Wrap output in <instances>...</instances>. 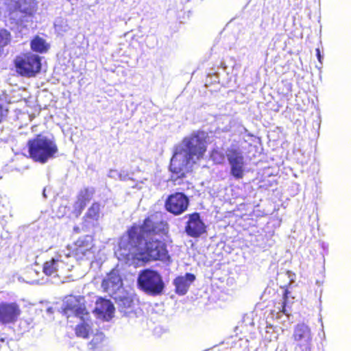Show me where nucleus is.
Listing matches in <instances>:
<instances>
[{
	"label": "nucleus",
	"mask_w": 351,
	"mask_h": 351,
	"mask_svg": "<svg viewBox=\"0 0 351 351\" xmlns=\"http://www.w3.org/2000/svg\"><path fill=\"white\" fill-rule=\"evenodd\" d=\"M47 314L51 315L54 313V309L52 306H49L46 309Z\"/></svg>",
	"instance_id": "7c9ffc66"
},
{
	"label": "nucleus",
	"mask_w": 351,
	"mask_h": 351,
	"mask_svg": "<svg viewBox=\"0 0 351 351\" xmlns=\"http://www.w3.org/2000/svg\"><path fill=\"white\" fill-rule=\"evenodd\" d=\"M195 278L193 274L188 272L184 276H177L173 281V285L175 286V292L179 295H184Z\"/></svg>",
	"instance_id": "a211bd4d"
},
{
	"label": "nucleus",
	"mask_w": 351,
	"mask_h": 351,
	"mask_svg": "<svg viewBox=\"0 0 351 351\" xmlns=\"http://www.w3.org/2000/svg\"><path fill=\"white\" fill-rule=\"evenodd\" d=\"M29 157L35 162L45 164L57 157L58 147L53 135L37 134L27 143Z\"/></svg>",
	"instance_id": "20e7f679"
},
{
	"label": "nucleus",
	"mask_w": 351,
	"mask_h": 351,
	"mask_svg": "<svg viewBox=\"0 0 351 351\" xmlns=\"http://www.w3.org/2000/svg\"><path fill=\"white\" fill-rule=\"evenodd\" d=\"M31 49L36 52L38 53H44L47 51L48 49V45L46 43V41L39 37L36 36L34 37L31 43H30Z\"/></svg>",
	"instance_id": "aec40b11"
},
{
	"label": "nucleus",
	"mask_w": 351,
	"mask_h": 351,
	"mask_svg": "<svg viewBox=\"0 0 351 351\" xmlns=\"http://www.w3.org/2000/svg\"><path fill=\"white\" fill-rule=\"evenodd\" d=\"M226 156L230 166V175L237 180L242 179L245 174L246 160L239 141L233 140L226 147Z\"/></svg>",
	"instance_id": "423d86ee"
},
{
	"label": "nucleus",
	"mask_w": 351,
	"mask_h": 351,
	"mask_svg": "<svg viewBox=\"0 0 351 351\" xmlns=\"http://www.w3.org/2000/svg\"><path fill=\"white\" fill-rule=\"evenodd\" d=\"M7 96L0 95V123L6 119L9 112V105Z\"/></svg>",
	"instance_id": "412c9836"
},
{
	"label": "nucleus",
	"mask_w": 351,
	"mask_h": 351,
	"mask_svg": "<svg viewBox=\"0 0 351 351\" xmlns=\"http://www.w3.org/2000/svg\"><path fill=\"white\" fill-rule=\"evenodd\" d=\"M75 254L77 259H82L84 257L88 258L93 254V239L90 235L80 237L75 243Z\"/></svg>",
	"instance_id": "2eb2a0df"
},
{
	"label": "nucleus",
	"mask_w": 351,
	"mask_h": 351,
	"mask_svg": "<svg viewBox=\"0 0 351 351\" xmlns=\"http://www.w3.org/2000/svg\"><path fill=\"white\" fill-rule=\"evenodd\" d=\"M43 197L46 199L47 197V195H46V188H44L43 190Z\"/></svg>",
	"instance_id": "473e14b6"
},
{
	"label": "nucleus",
	"mask_w": 351,
	"mask_h": 351,
	"mask_svg": "<svg viewBox=\"0 0 351 351\" xmlns=\"http://www.w3.org/2000/svg\"><path fill=\"white\" fill-rule=\"evenodd\" d=\"M101 288L111 298L123 293L125 289L119 269H113L106 275L101 282Z\"/></svg>",
	"instance_id": "1a4fd4ad"
},
{
	"label": "nucleus",
	"mask_w": 351,
	"mask_h": 351,
	"mask_svg": "<svg viewBox=\"0 0 351 351\" xmlns=\"http://www.w3.org/2000/svg\"><path fill=\"white\" fill-rule=\"evenodd\" d=\"M316 51V56L317 58L318 61L322 64V60L323 59V56L321 54L320 49L319 48H317L315 49Z\"/></svg>",
	"instance_id": "c756f323"
},
{
	"label": "nucleus",
	"mask_w": 351,
	"mask_h": 351,
	"mask_svg": "<svg viewBox=\"0 0 351 351\" xmlns=\"http://www.w3.org/2000/svg\"><path fill=\"white\" fill-rule=\"evenodd\" d=\"M291 293L287 290H285L283 293L284 304H287L289 302V295Z\"/></svg>",
	"instance_id": "c85d7f7f"
},
{
	"label": "nucleus",
	"mask_w": 351,
	"mask_h": 351,
	"mask_svg": "<svg viewBox=\"0 0 351 351\" xmlns=\"http://www.w3.org/2000/svg\"><path fill=\"white\" fill-rule=\"evenodd\" d=\"M8 8L11 13L20 12L30 15L34 8V0H7Z\"/></svg>",
	"instance_id": "f3484780"
},
{
	"label": "nucleus",
	"mask_w": 351,
	"mask_h": 351,
	"mask_svg": "<svg viewBox=\"0 0 351 351\" xmlns=\"http://www.w3.org/2000/svg\"><path fill=\"white\" fill-rule=\"evenodd\" d=\"M322 247L324 250H328V245L324 242L322 243Z\"/></svg>",
	"instance_id": "2f4dec72"
},
{
	"label": "nucleus",
	"mask_w": 351,
	"mask_h": 351,
	"mask_svg": "<svg viewBox=\"0 0 351 351\" xmlns=\"http://www.w3.org/2000/svg\"><path fill=\"white\" fill-rule=\"evenodd\" d=\"M207 136L204 131L194 132L175 147L169 165L174 181L184 178L196 160L203 156L206 150Z\"/></svg>",
	"instance_id": "f03ea898"
},
{
	"label": "nucleus",
	"mask_w": 351,
	"mask_h": 351,
	"mask_svg": "<svg viewBox=\"0 0 351 351\" xmlns=\"http://www.w3.org/2000/svg\"><path fill=\"white\" fill-rule=\"evenodd\" d=\"M108 176L113 179H119V171L117 169H110L108 173Z\"/></svg>",
	"instance_id": "cd10ccee"
},
{
	"label": "nucleus",
	"mask_w": 351,
	"mask_h": 351,
	"mask_svg": "<svg viewBox=\"0 0 351 351\" xmlns=\"http://www.w3.org/2000/svg\"><path fill=\"white\" fill-rule=\"evenodd\" d=\"M87 203L85 202H83L80 199H77L73 205V213L75 215L76 217H79L85 207L86 206Z\"/></svg>",
	"instance_id": "a878e982"
},
{
	"label": "nucleus",
	"mask_w": 351,
	"mask_h": 351,
	"mask_svg": "<svg viewBox=\"0 0 351 351\" xmlns=\"http://www.w3.org/2000/svg\"><path fill=\"white\" fill-rule=\"evenodd\" d=\"M16 70L25 77H34L40 72L41 57L36 54L25 53L19 56L14 60Z\"/></svg>",
	"instance_id": "0eeeda50"
},
{
	"label": "nucleus",
	"mask_w": 351,
	"mask_h": 351,
	"mask_svg": "<svg viewBox=\"0 0 351 351\" xmlns=\"http://www.w3.org/2000/svg\"><path fill=\"white\" fill-rule=\"evenodd\" d=\"M62 308L63 314L68 319L72 316L80 319L75 327L77 337L88 338L90 334H93V324L89 318L90 314L86 308L84 298L69 296L64 301Z\"/></svg>",
	"instance_id": "7ed1b4c3"
},
{
	"label": "nucleus",
	"mask_w": 351,
	"mask_h": 351,
	"mask_svg": "<svg viewBox=\"0 0 351 351\" xmlns=\"http://www.w3.org/2000/svg\"><path fill=\"white\" fill-rule=\"evenodd\" d=\"M293 337L295 341L300 342L299 346L302 351H311L312 334L308 326L304 323L298 324L294 328Z\"/></svg>",
	"instance_id": "ddd939ff"
},
{
	"label": "nucleus",
	"mask_w": 351,
	"mask_h": 351,
	"mask_svg": "<svg viewBox=\"0 0 351 351\" xmlns=\"http://www.w3.org/2000/svg\"><path fill=\"white\" fill-rule=\"evenodd\" d=\"M189 205V197L184 193L180 192L169 195L165 204L166 210L175 215H179L185 212Z\"/></svg>",
	"instance_id": "9d476101"
},
{
	"label": "nucleus",
	"mask_w": 351,
	"mask_h": 351,
	"mask_svg": "<svg viewBox=\"0 0 351 351\" xmlns=\"http://www.w3.org/2000/svg\"><path fill=\"white\" fill-rule=\"evenodd\" d=\"M71 256L58 254L47 261L43 264V271L48 276L60 277L69 272L73 265L70 261Z\"/></svg>",
	"instance_id": "6e6552de"
},
{
	"label": "nucleus",
	"mask_w": 351,
	"mask_h": 351,
	"mask_svg": "<svg viewBox=\"0 0 351 351\" xmlns=\"http://www.w3.org/2000/svg\"><path fill=\"white\" fill-rule=\"evenodd\" d=\"M101 204L99 202H94L88 208L84 217L85 221L90 222L93 225L97 223L100 217Z\"/></svg>",
	"instance_id": "6ab92c4d"
},
{
	"label": "nucleus",
	"mask_w": 351,
	"mask_h": 351,
	"mask_svg": "<svg viewBox=\"0 0 351 351\" xmlns=\"http://www.w3.org/2000/svg\"><path fill=\"white\" fill-rule=\"evenodd\" d=\"M54 28L58 34H63L67 32L70 29L67 21L61 17L56 19L54 21Z\"/></svg>",
	"instance_id": "5701e85b"
},
{
	"label": "nucleus",
	"mask_w": 351,
	"mask_h": 351,
	"mask_svg": "<svg viewBox=\"0 0 351 351\" xmlns=\"http://www.w3.org/2000/svg\"><path fill=\"white\" fill-rule=\"evenodd\" d=\"M112 298L117 304L118 310L123 316L130 317L134 313V301L125 290Z\"/></svg>",
	"instance_id": "4468645a"
},
{
	"label": "nucleus",
	"mask_w": 351,
	"mask_h": 351,
	"mask_svg": "<svg viewBox=\"0 0 351 351\" xmlns=\"http://www.w3.org/2000/svg\"><path fill=\"white\" fill-rule=\"evenodd\" d=\"M210 158L215 164L221 165L225 162L226 152L223 153L219 149H213L210 154Z\"/></svg>",
	"instance_id": "393cba45"
},
{
	"label": "nucleus",
	"mask_w": 351,
	"mask_h": 351,
	"mask_svg": "<svg viewBox=\"0 0 351 351\" xmlns=\"http://www.w3.org/2000/svg\"><path fill=\"white\" fill-rule=\"evenodd\" d=\"M168 232V223L160 213L146 217L141 226L133 225L119 239L114 252L119 261L128 265L141 260L160 261L169 265L171 256L162 236Z\"/></svg>",
	"instance_id": "f257e3e1"
},
{
	"label": "nucleus",
	"mask_w": 351,
	"mask_h": 351,
	"mask_svg": "<svg viewBox=\"0 0 351 351\" xmlns=\"http://www.w3.org/2000/svg\"><path fill=\"white\" fill-rule=\"evenodd\" d=\"M185 217H187L188 220L185 224L184 231L188 236L198 238L206 232V226L199 213L189 214Z\"/></svg>",
	"instance_id": "9b49d317"
},
{
	"label": "nucleus",
	"mask_w": 351,
	"mask_h": 351,
	"mask_svg": "<svg viewBox=\"0 0 351 351\" xmlns=\"http://www.w3.org/2000/svg\"><path fill=\"white\" fill-rule=\"evenodd\" d=\"M105 341V336L103 332H97L94 335L93 338L89 343V349L90 350H98L99 349L103 342Z\"/></svg>",
	"instance_id": "4be33fe9"
},
{
	"label": "nucleus",
	"mask_w": 351,
	"mask_h": 351,
	"mask_svg": "<svg viewBox=\"0 0 351 351\" xmlns=\"http://www.w3.org/2000/svg\"><path fill=\"white\" fill-rule=\"evenodd\" d=\"M137 286L147 295L155 297L165 293L166 282L158 271L145 268L138 274Z\"/></svg>",
	"instance_id": "39448f33"
},
{
	"label": "nucleus",
	"mask_w": 351,
	"mask_h": 351,
	"mask_svg": "<svg viewBox=\"0 0 351 351\" xmlns=\"http://www.w3.org/2000/svg\"><path fill=\"white\" fill-rule=\"evenodd\" d=\"M119 180L121 181H128L132 180L134 182L133 179L131 178L130 174L129 173L128 170L121 169L119 171Z\"/></svg>",
	"instance_id": "bb28decb"
},
{
	"label": "nucleus",
	"mask_w": 351,
	"mask_h": 351,
	"mask_svg": "<svg viewBox=\"0 0 351 351\" xmlns=\"http://www.w3.org/2000/svg\"><path fill=\"white\" fill-rule=\"evenodd\" d=\"M94 192L95 190L92 187L85 188L80 192L77 199L88 204L92 199Z\"/></svg>",
	"instance_id": "b1692460"
},
{
	"label": "nucleus",
	"mask_w": 351,
	"mask_h": 351,
	"mask_svg": "<svg viewBox=\"0 0 351 351\" xmlns=\"http://www.w3.org/2000/svg\"><path fill=\"white\" fill-rule=\"evenodd\" d=\"M21 314L19 306L16 302H0V323L3 324L15 322Z\"/></svg>",
	"instance_id": "f8f14e48"
},
{
	"label": "nucleus",
	"mask_w": 351,
	"mask_h": 351,
	"mask_svg": "<svg viewBox=\"0 0 351 351\" xmlns=\"http://www.w3.org/2000/svg\"><path fill=\"white\" fill-rule=\"evenodd\" d=\"M114 311V306L110 300L99 298L96 301L94 312L99 317L109 320L112 317Z\"/></svg>",
	"instance_id": "dca6fc26"
}]
</instances>
